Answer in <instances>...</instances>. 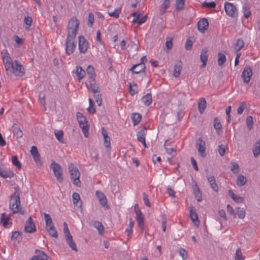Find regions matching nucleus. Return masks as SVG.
I'll use <instances>...</instances> for the list:
<instances>
[{"instance_id": "f257e3e1", "label": "nucleus", "mask_w": 260, "mask_h": 260, "mask_svg": "<svg viewBox=\"0 0 260 260\" xmlns=\"http://www.w3.org/2000/svg\"><path fill=\"white\" fill-rule=\"evenodd\" d=\"M20 206V200L19 193L15 192L13 195L11 196V199L9 203L10 209L13 211L14 213H19L21 214H24V211L22 210Z\"/></svg>"}, {"instance_id": "f03ea898", "label": "nucleus", "mask_w": 260, "mask_h": 260, "mask_svg": "<svg viewBox=\"0 0 260 260\" xmlns=\"http://www.w3.org/2000/svg\"><path fill=\"white\" fill-rule=\"evenodd\" d=\"M25 73L24 68L18 60H15L12 67H10V70L6 72V74L8 76L14 75L19 77L23 76L25 75Z\"/></svg>"}, {"instance_id": "7ed1b4c3", "label": "nucleus", "mask_w": 260, "mask_h": 260, "mask_svg": "<svg viewBox=\"0 0 260 260\" xmlns=\"http://www.w3.org/2000/svg\"><path fill=\"white\" fill-rule=\"evenodd\" d=\"M69 171L71 176V179L73 184L77 186H80L81 182L79 179L80 173L77 167L71 163L69 165Z\"/></svg>"}, {"instance_id": "20e7f679", "label": "nucleus", "mask_w": 260, "mask_h": 260, "mask_svg": "<svg viewBox=\"0 0 260 260\" xmlns=\"http://www.w3.org/2000/svg\"><path fill=\"white\" fill-rule=\"evenodd\" d=\"M44 216L47 231L51 237L57 238L58 237L57 232L55 230L51 216L46 213H44Z\"/></svg>"}, {"instance_id": "39448f33", "label": "nucleus", "mask_w": 260, "mask_h": 260, "mask_svg": "<svg viewBox=\"0 0 260 260\" xmlns=\"http://www.w3.org/2000/svg\"><path fill=\"white\" fill-rule=\"evenodd\" d=\"M224 7L226 14L232 18H236L238 16V12L236 6L232 3L226 2Z\"/></svg>"}, {"instance_id": "423d86ee", "label": "nucleus", "mask_w": 260, "mask_h": 260, "mask_svg": "<svg viewBox=\"0 0 260 260\" xmlns=\"http://www.w3.org/2000/svg\"><path fill=\"white\" fill-rule=\"evenodd\" d=\"M50 168L52 169L57 180L59 182H61L63 180V177L62 170L60 166L54 161L51 164Z\"/></svg>"}, {"instance_id": "0eeeda50", "label": "nucleus", "mask_w": 260, "mask_h": 260, "mask_svg": "<svg viewBox=\"0 0 260 260\" xmlns=\"http://www.w3.org/2000/svg\"><path fill=\"white\" fill-rule=\"evenodd\" d=\"M2 54H3V60L4 63L6 72L10 70V67H12L14 64V62L12 61L9 53L6 50H3L2 52Z\"/></svg>"}, {"instance_id": "6e6552de", "label": "nucleus", "mask_w": 260, "mask_h": 260, "mask_svg": "<svg viewBox=\"0 0 260 260\" xmlns=\"http://www.w3.org/2000/svg\"><path fill=\"white\" fill-rule=\"evenodd\" d=\"M196 148L198 149V152L200 156H201L202 157H206V144L205 141H204L202 138H200L197 140Z\"/></svg>"}, {"instance_id": "1a4fd4ad", "label": "nucleus", "mask_w": 260, "mask_h": 260, "mask_svg": "<svg viewBox=\"0 0 260 260\" xmlns=\"http://www.w3.org/2000/svg\"><path fill=\"white\" fill-rule=\"evenodd\" d=\"M76 47V41L74 39H66V52L68 55L72 54Z\"/></svg>"}, {"instance_id": "9d476101", "label": "nucleus", "mask_w": 260, "mask_h": 260, "mask_svg": "<svg viewBox=\"0 0 260 260\" xmlns=\"http://www.w3.org/2000/svg\"><path fill=\"white\" fill-rule=\"evenodd\" d=\"M36 231V228L31 216H29L25 222L24 232L27 233H33Z\"/></svg>"}, {"instance_id": "9b49d317", "label": "nucleus", "mask_w": 260, "mask_h": 260, "mask_svg": "<svg viewBox=\"0 0 260 260\" xmlns=\"http://www.w3.org/2000/svg\"><path fill=\"white\" fill-rule=\"evenodd\" d=\"M89 47V44L84 37L80 36L79 37V49L80 53H85Z\"/></svg>"}, {"instance_id": "f8f14e48", "label": "nucleus", "mask_w": 260, "mask_h": 260, "mask_svg": "<svg viewBox=\"0 0 260 260\" xmlns=\"http://www.w3.org/2000/svg\"><path fill=\"white\" fill-rule=\"evenodd\" d=\"M252 75V70L250 67H246L242 73L241 77L244 83H248Z\"/></svg>"}, {"instance_id": "ddd939ff", "label": "nucleus", "mask_w": 260, "mask_h": 260, "mask_svg": "<svg viewBox=\"0 0 260 260\" xmlns=\"http://www.w3.org/2000/svg\"><path fill=\"white\" fill-rule=\"evenodd\" d=\"M77 117L82 130H88V127L86 117L80 112L77 113Z\"/></svg>"}, {"instance_id": "4468645a", "label": "nucleus", "mask_w": 260, "mask_h": 260, "mask_svg": "<svg viewBox=\"0 0 260 260\" xmlns=\"http://www.w3.org/2000/svg\"><path fill=\"white\" fill-rule=\"evenodd\" d=\"M88 82L89 84H87L88 89L91 90L93 94L99 93V87L96 84L95 78H91V79H88Z\"/></svg>"}, {"instance_id": "2eb2a0df", "label": "nucleus", "mask_w": 260, "mask_h": 260, "mask_svg": "<svg viewBox=\"0 0 260 260\" xmlns=\"http://www.w3.org/2000/svg\"><path fill=\"white\" fill-rule=\"evenodd\" d=\"M30 153L32 155L33 158L35 161L37 163V164L38 165L41 166L42 165V162L41 160L40 155L38 151L37 147H36L35 146H32L31 147Z\"/></svg>"}, {"instance_id": "dca6fc26", "label": "nucleus", "mask_w": 260, "mask_h": 260, "mask_svg": "<svg viewBox=\"0 0 260 260\" xmlns=\"http://www.w3.org/2000/svg\"><path fill=\"white\" fill-rule=\"evenodd\" d=\"M36 255H34L31 258V260H51L48 255L43 251L40 250H36Z\"/></svg>"}, {"instance_id": "f3484780", "label": "nucleus", "mask_w": 260, "mask_h": 260, "mask_svg": "<svg viewBox=\"0 0 260 260\" xmlns=\"http://www.w3.org/2000/svg\"><path fill=\"white\" fill-rule=\"evenodd\" d=\"M208 20L205 18L201 19L198 23V28L202 33H204L208 29Z\"/></svg>"}, {"instance_id": "a211bd4d", "label": "nucleus", "mask_w": 260, "mask_h": 260, "mask_svg": "<svg viewBox=\"0 0 260 260\" xmlns=\"http://www.w3.org/2000/svg\"><path fill=\"white\" fill-rule=\"evenodd\" d=\"M146 67L145 63H138L134 65L130 69V70L134 74H139L145 72Z\"/></svg>"}, {"instance_id": "6ab92c4d", "label": "nucleus", "mask_w": 260, "mask_h": 260, "mask_svg": "<svg viewBox=\"0 0 260 260\" xmlns=\"http://www.w3.org/2000/svg\"><path fill=\"white\" fill-rule=\"evenodd\" d=\"M96 196L99 200L100 205L105 207L107 205V200L105 194L101 191L97 190L95 192Z\"/></svg>"}, {"instance_id": "aec40b11", "label": "nucleus", "mask_w": 260, "mask_h": 260, "mask_svg": "<svg viewBox=\"0 0 260 260\" xmlns=\"http://www.w3.org/2000/svg\"><path fill=\"white\" fill-rule=\"evenodd\" d=\"M190 217L194 224L196 226H198L200 224V221L198 219V216L196 210L193 207H190L189 210Z\"/></svg>"}, {"instance_id": "412c9836", "label": "nucleus", "mask_w": 260, "mask_h": 260, "mask_svg": "<svg viewBox=\"0 0 260 260\" xmlns=\"http://www.w3.org/2000/svg\"><path fill=\"white\" fill-rule=\"evenodd\" d=\"M102 134L103 137L104 145L109 150L111 149V138L108 136L107 131H102Z\"/></svg>"}, {"instance_id": "4be33fe9", "label": "nucleus", "mask_w": 260, "mask_h": 260, "mask_svg": "<svg viewBox=\"0 0 260 260\" xmlns=\"http://www.w3.org/2000/svg\"><path fill=\"white\" fill-rule=\"evenodd\" d=\"M208 50L206 48H203L201 52V55L200 56V60L202 62V65L201 66V68H203L205 67L207 64V60H208Z\"/></svg>"}, {"instance_id": "5701e85b", "label": "nucleus", "mask_w": 260, "mask_h": 260, "mask_svg": "<svg viewBox=\"0 0 260 260\" xmlns=\"http://www.w3.org/2000/svg\"><path fill=\"white\" fill-rule=\"evenodd\" d=\"M182 62L181 60H179L177 62V63L174 65V70H173V76L177 78L178 77L181 73L182 66Z\"/></svg>"}, {"instance_id": "b1692460", "label": "nucleus", "mask_w": 260, "mask_h": 260, "mask_svg": "<svg viewBox=\"0 0 260 260\" xmlns=\"http://www.w3.org/2000/svg\"><path fill=\"white\" fill-rule=\"evenodd\" d=\"M1 222L5 228H8L12 224L10 218L5 213H3L1 217Z\"/></svg>"}, {"instance_id": "393cba45", "label": "nucleus", "mask_w": 260, "mask_h": 260, "mask_svg": "<svg viewBox=\"0 0 260 260\" xmlns=\"http://www.w3.org/2000/svg\"><path fill=\"white\" fill-rule=\"evenodd\" d=\"M137 221L139 228L143 230L144 226V217L141 210L137 211Z\"/></svg>"}, {"instance_id": "a878e982", "label": "nucleus", "mask_w": 260, "mask_h": 260, "mask_svg": "<svg viewBox=\"0 0 260 260\" xmlns=\"http://www.w3.org/2000/svg\"><path fill=\"white\" fill-rule=\"evenodd\" d=\"M207 179L212 189L214 191L217 192L218 190V187L216 182L215 177L214 176H208Z\"/></svg>"}, {"instance_id": "bb28decb", "label": "nucleus", "mask_w": 260, "mask_h": 260, "mask_svg": "<svg viewBox=\"0 0 260 260\" xmlns=\"http://www.w3.org/2000/svg\"><path fill=\"white\" fill-rule=\"evenodd\" d=\"M198 106L199 112L200 114H202L207 106L206 100L203 98H200L199 100Z\"/></svg>"}, {"instance_id": "cd10ccee", "label": "nucleus", "mask_w": 260, "mask_h": 260, "mask_svg": "<svg viewBox=\"0 0 260 260\" xmlns=\"http://www.w3.org/2000/svg\"><path fill=\"white\" fill-rule=\"evenodd\" d=\"M90 224L93 225L95 228H96L98 230L100 234H102L103 233L104 227L101 222L92 220L91 221Z\"/></svg>"}, {"instance_id": "c85d7f7f", "label": "nucleus", "mask_w": 260, "mask_h": 260, "mask_svg": "<svg viewBox=\"0 0 260 260\" xmlns=\"http://www.w3.org/2000/svg\"><path fill=\"white\" fill-rule=\"evenodd\" d=\"M79 22L76 17L72 18L68 23V29L71 28H78Z\"/></svg>"}, {"instance_id": "c756f323", "label": "nucleus", "mask_w": 260, "mask_h": 260, "mask_svg": "<svg viewBox=\"0 0 260 260\" xmlns=\"http://www.w3.org/2000/svg\"><path fill=\"white\" fill-rule=\"evenodd\" d=\"M73 200V204L75 206H78L79 207H81L82 206V202L80 200V197L79 193L76 192H74L72 195Z\"/></svg>"}, {"instance_id": "7c9ffc66", "label": "nucleus", "mask_w": 260, "mask_h": 260, "mask_svg": "<svg viewBox=\"0 0 260 260\" xmlns=\"http://www.w3.org/2000/svg\"><path fill=\"white\" fill-rule=\"evenodd\" d=\"M66 239L70 248H71L73 250L77 252L78 250L76 247V245L73 240V237L72 235H70L69 237H66Z\"/></svg>"}, {"instance_id": "2f4dec72", "label": "nucleus", "mask_w": 260, "mask_h": 260, "mask_svg": "<svg viewBox=\"0 0 260 260\" xmlns=\"http://www.w3.org/2000/svg\"><path fill=\"white\" fill-rule=\"evenodd\" d=\"M152 101L151 94L150 93H147L142 98V103L147 106H149L151 104Z\"/></svg>"}, {"instance_id": "473e14b6", "label": "nucleus", "mask_w": 260, "mask_h": 260, "mask_svg": "<svg viewBox=\"0 0 260 260\" xmlns=\"http://www.w3.org/2000/svg\"><path fill=\"white\" fill-rule=\"evenodd\" d=\"M193 193L194 194L195 198L198 202H201L202 200V194L199 187L196 184L193 188Z\"/></svg>"}, {"instance_id": "72a5a7b5", "label": "nucleus", "mask_w": 260, "mask_h": 260, "mask_svg": "<svg viewBox=\"0 0 260 260\" xmlns=\"http://www.w3.org/2000/svg\"><path fill=\"white\" fill-rule=\"evenodd\" d=\"M253 153L254 157H257L260 154V140L258 139L256 143L253 148Z\"/></svg>"}, {"instance_id": "f704fd0d", "label": "nucleus", "mask_w": 260, "mask_h": 260, "mask_svg": "<svg viewBox=\"0 0 260 260\" xmlns=\"http://www.w3.org/2000/svg\"><path fill=\"white\" fill-rule=\"evenodd\" d=\"M78 28H71L68 29V35L67 39H74L76 38L77 33V30Z\"/></svg>"}, {"instance_id": "c9c22d12", "label": "nucleus", "mask_w": 260, "mask_h": 260, "mask_svg": "<svg viewBox=\"0 0 260 260\" xmlns=\"http://www.w3.org/2000/svg\"><path fill=\"white\" fill-rule=\"evenodd\" d=\"M247 182L246 178L243 175L240 174L238 175L237 179V184L239 186H242L244 185Z\"/></svg>"}, {"instance_id": "e433bc0d", "label": "nucleus", "mask_w": 260, "mask_h": 260, "mask_svg": "<svg viewBox=\"0 0 260 260\" xmlns=\"http://www.w3.org/2000/svg\"><path fill=\"white\" fill-rule=\"evenodd\" d=\"M129 93L132 95H135L136 93L138 92V86L137 84L135 83H129Z\"/></svg>"}, {"instance_id": "4c0bfd02", "label": "nucleus", "mask_w": 260, "mask_h": 260, "mask_svg": "<svg viewBox=\"0 0 260 260\" xmlns=\"http://www.w3.org/2000/svg\"><path fill=\"white\" fill-rule=\"evenodd\" d=\"M244 42L241 39H238L234 46V49L236 52L239 51L244 46Z\"/></svg>"}, {"instance_id": "58836bf2", "label": "nucleus", "mask_w": 260, "mask_h": 260, "mask_svg": "<svg viewBox=\"0 0 260 260\" xmlns=\"http://www.w3.org/2000/svg\"><path fill=\"white\" fill-rule=\"evenodd\" d=\"M85 71L81 67H77L76 74L79 80L82 79L85 75Z\"/></svg>"}, {"instance_id": "ea45409f", "label": "nucleus", "mask_w": 260, "mask_h": 260, "mask_svg": "<svg viewBox=\"0 0 260 260\" xmlns=\"http://www.w3.org/2000/svg\"><path fill=\"white\" fill-rule=\"evenodd\" d=\"M54 134L58 141L63 144L66 143V141L63 137V131H54Z\"/></svg>"}, {"instance_id": "a19ab883", "label": "nucleus", "mask_w": 260, "mask_h": 260, "mask_svg": "<svg viewBox=\"0 0 260 260\" xmlns=\"http://www.w3.org/2000/svg\"><path fill=\"white\" fill-rule=\"evenodd\" d=\"M141 118V115L138 113H133L132 115V119L133 120L134 125H135L140 122Z\"/></svg>"}, {"instance_id": "79ce46f5", "label": "nucleus", "mask_w": 260, "mask_h": 260, "mask_svg": "<svg viewBox=\"0 0 260 260\" xmlns=\"http://www.w3.org/2000/svg\"><path fill=\"white\" fill-rule=\"evenodd\" d=\"M230 164H231L230 168H231V171L234 174H238L239 172H240L239 165L237 162H233V161L231 162Z\"/></svg>"}, {"instance_id": "37998d69", "label": "nucleus", "mask_w": 260, "mask_h": 260, "mask_svg": "<svg viewBox=\"0 0 260 260\" xmlns=\"http://www.w3.org/2000/svg\"><path fill=\"white\" fill-rule=\"evenodd\" d=\"M121 12V9L117 8L114 10V11H110L109 10L108 11L109 15L111 17L117 18L119 17V14Z\"/></svg>"}, {"instance_id": "c03bdc74", "label": "nucleus", "mask_w": 260, "mask_h": 260, "mask_svg": "<svg viewBox=\"0 0 260 260\" xmlns=\"http://www.w3.org/2000/svg\"><path fill=\"white\" fill-rule=\"evenodd\" d=\"M226 57H225V55H224L223 54H222L220 52H219L218 53L217 62H218V64L219 66H222L226 61Z\"/></svg>"}, {"instance_id": "a18cd8bd", "label": "nucleus", "mask_w": 260, "mask_h": 260, "mask_svg": "<svg viewBox=\"0 0 260 260\" xmlns=\"http://www.w3.org/2000/svg\"><path fill=\"white\" fill-rule=\"evenodd\" d=\"M86 71L88 76V79H91V78H95V74L93 67L89 66L87 68Z\"/></svg>"}, {"instance_id": "49530a36", "label": "nucleus", "mask_w": 260, "mask_h": 260, "mask_svg": "<svg viewBox=\"0 0 260 260\" xmlns=\"http://www.w3.org/2000/svg\"><path fill=\"white\" fill-rule=\"evenodd\" d=\"M185 0H176V10L177 11L182 10L184 8Z\"/></svg>"}, {"instance_id": "de8ad7c7", "label": "nucleus", "mask_w": 260, "mask_h": 260, "mask_svg": "<svg viewBox=\"0 0 260 260\" xmlns=\"http://www.w3.org/2000/svg\"><path fill=\"white\" fill-rule=\"evenodd\" d=\"M14 175V174L12 171H6L4 170L0 176L4 178H6L8 177L12 178Z\"/></svg>"}, {"instance_id": "09e8293b", "label": "nucleus", "mask_w": 260, "mask_h": 260, "mask_svg": "<svg viewBox=\"0 0 260 260\" xmlns=\"http://www.w3.org/2000/svg\"><path fill=\"white\" fill-rule=\"evenodd\" d=\"M137 136L138 140L142 143L145 141L146 133L145 131H138Z\"/></svg>"}, {"instance_id": "8fccbe9b", "label": "nucleus", "mask_w": 260, "mask_h": 260, "mask_svg": "<svg viewBox=\"0 0 260 260\" xmlns=\"http://www.w3.org/2000/svg\"><path fill=\"white\" fill-rule=\"evenodd\" d=\"M243 12L245 18H248L251 14L249 7L246 4H245L243 7Z\"/></svg>"}, {"instance_id": "3c124183", "label": "nucleus", "mask_w": 260, "mask_h": 260, "mask_svg": "<svg viewBox=\"0 0 260 260\" xmlns=\"http://www.w3.org/2000/svg\"><path fill=\"white\" fill-rule=\"evenodd\" d=\"M246 107V102H242L240 103L239 107L237 109V113L238 114H242L243 112L244 109Z\"/></svg>"}, {"instance_id": "603ef678", "label": "nucleus", "mask_w": 260, "mask_h": 260, "mask_svg": "<svg viewBox=\"0 0 260 260\" xmlns=\"http://www.w3.org/2000/svg\"><path fill=\"white\" fill-rule=\"evenodd\" d=\"M134 226V223L132 217L129 218V223L128 226L126 229L125 232L128 233L127 236H128L130 234L133 233V228Z\"/></svg>"}, {"instance_id": "864d4df0", "label": "nucleus", "mask_w": 260, "mask_h": 260, "mask_svg": "<svg viewBox=\"0 0 260 260\" xmlns=\"http://www.w3.org/2000/svg\"><path fill=\"white\" fill-rule=\"evenodd\" d=\"M12 161L13 164L18 169H20L21 167V162L18 160L17 156H13L12 157Z\"/></svg>"}, {"instance_id": "5fc2aeb1", "label": "nucleus", "mask_w": 260, "mask_h": 260, "mask_svg": "<svg viewBox=\"0 0 260 260\" xmlns=\"http://www.w3.org/2000/svg\"><path fill=\"white\" fill-rule=\"evenodd\" d=\"M214 127L216 130H220L222 127L221 123L220 120L218 118H215L214 119Z\"/></svg>"}, {"instance_id": "6e6d98bb", "label": "nucleus", "mask_w": 260, "mask_h": 260, "mask_svg": "<svg viewBox=\"0 0 260 260\" xmlns=\"http://www.w3.org/2000/svg\"><path fill=\"white\" fill-rule=\"evenodd\" d=\"M202 7H207L209 8H214L216 7V3L214 2H204L202 4Z\"/></svg>"}, {"instance_id": "4d7b16f0", "label": "nucleus", "mask_w": 260, "mask_h": 260, "mask_svg": "<svg viewBox=\"0 0 260 260\" xmlns=\"http://www.w3.org/2000/svg\"><path fill=\"white\" fill-rule=\"evenodd\" d=\"M89 106L87 108V111L90 113H94L95 112V109L93 108V102L92 99H89Z\"/></svg>"}, {"instance_id": "13d9d810", "label": "nucleus", "mask_w": 260, "mask_h": 260, "mask_svg": "<svg viewBox=\"0 0 260 260\" xmlns=\"http://www.w3.org/2000/svg\"><path fill=\"white\" fill-rule=\"evenodd\" d=\"M253 123V121L252 117L251 116H247L246 118V124L248 129H251L252 128Z\"/></svg>"}, {"instance_id": "bf43d9fd", "label": "nucleus", "mask_w": 260, "mask_h": 260, "mask_svg": "<svg viewBox=\"0 0 260 260\" xmlns=\"http://www.w3.org/2000/svg\"><path fill=\"white\" fill-rule=\"evenodd\" d=\"M32 22V20L31 17L27 16L24 18V23L27 25V27H26V29H28L29 27L31 25Z\"/></svg>"}, {"instance_id": "052dcab7", "label": "nucleus", "mask_w": 260, "mask_h": 260, "mask_svg": "<svg viewBox=\"0 0 260 260\" xmlns=\"http://www.w3.org/2000/svg\"><path fill=\"white\" fill-rule=\"evenodd\" d=\"M235 258V260H244V257L243 256L240 249L236 250Z\"/></svg>"}, {"instance_id": "680f3d73", "label": "nucleus", "mask_w": 260, "mask_h": 260, "mask_svg": "<svg viewBox=\"0 0 260 260\" xmlns=\"http://www.w3.org/2000/svg\"><path fill=\"white\" fill-rule=\"evenodd\" d=\"M237 215L239 218L243 219L245 216V211L243 209L238 208Z\"/></svg>"}, {"instance_id": "e2e57ef3", "label": "nucleus", "mask_w": 260, "mask_h": 260, "mask_svg": "<svg viewBox=\"0 0 260 260\" xmlns=\"http://www.w3.org/2000/svg\"><path fill=\"white\" fill-rule=\"evenodd\" d=\"M94 15L92 13H90L88 15V26L89 27H91L92 26L93 23L94 22Z\"/></svg>"}, {"instance_id": "0e129e2a", "label": "nucleus", "mask_w": 260, "mask_h": 260, "mask_svg": "<svg viewBox=\"0 0 260 260\" xmlns=\"http://www.w3.org/2000/svg\"><path fill=\"white\" fill-rule=\"evenodd\" d=\"M93 96L97 104L99 106H101L102 103L101 95H100L99 93H97L96 94H94Z\"/></svg>"}, {"instance_id": "69168bd1", "label": "nucleus", "mask_w": 260, "mask_h": 260, "mask_svg": "<svg viewBox=\"0 0 260 260\" xmlns=\"http://www.w3.org/2000/svg\"><path fill=\"white\" fill-rule=\"evenodd\" d=\"M179 254L182 257L183 260L187 258L188 255L186 251L184 248H180L179 249Z\"/></svg>"}, {"instance_id": "338daca9", "label": "nucleus", "mask_w": 260, "mask_h": 260, "mask_svg": "<svg viewBox=\"0 0 260 260\" xmlns=\"http://www.w3.org/2000/svg\"><path fill=\"white\" fill-rule=\"evenodd\" d=\"M167 221V217H166V215H162V222H161V224H162V231L164 232H165L166 230Z\"/></svg>"}, {"instance_id": "774afa93", "label": "nucleus", "mask_w": 260, "mask_h": 260, "mask_svg": "<svg viewBox=\"0 0 260 260\" xmlns=\"http://www.w3.org/2000/svg\"><path fill=\"white\" fill-rule=\"evenodd\" d=\"M63 225V232L65 235V237H69L70 235H71L68 229L67 223L66 222H64Z\"/></svg>"}]
</instances>
